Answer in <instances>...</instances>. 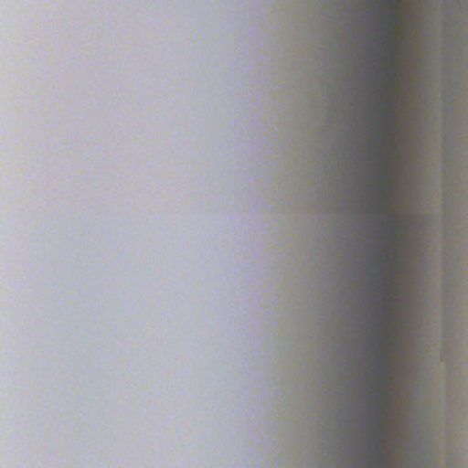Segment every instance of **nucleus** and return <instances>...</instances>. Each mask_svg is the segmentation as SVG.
Wrapping results in <instances>:
<instances>
[{"label": "nucleus", "mask_w": 468, "mask_h": 468, "mask_svg": "<svg viewBox=\"0 0 468 468\" xmlns=\"http://www.w3.org/2000/svg\"><path fill=\"white\" fill-rule=\"evenodd\" d=\"M378 455L382 456V447L380 444H379Z\"/></svg>", "instance_id": "nucleus-1"}]
</instances>
